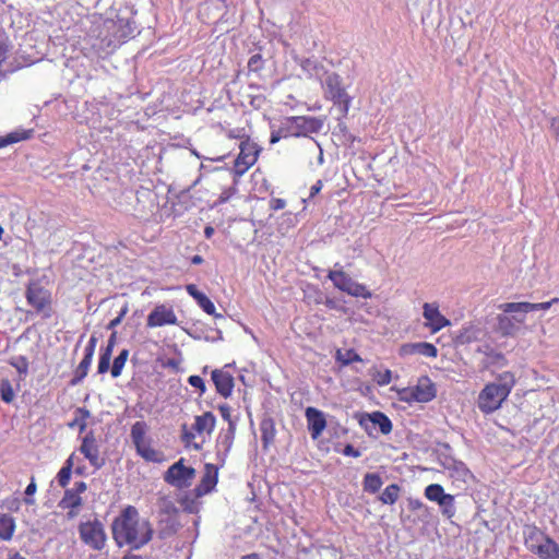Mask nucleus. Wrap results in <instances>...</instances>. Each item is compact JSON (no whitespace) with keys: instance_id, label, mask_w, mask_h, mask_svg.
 Instances as JSON below:
<instances>
[{"instance_id":"f257e3e1","label":"nucleus","mask_w":559,"mask_h":559,"mask_svg":"<svg viewBox=\"0 0 559 559\" xmlns=\"http://www.w3.org/2000/svg\"><path fill=\"white\" fill-rule=\"evenodd\" d=\"M111 535L119 548L129 546L131 550H139L153 539L154 528L134 506H127L112 520Z\"/></svg>"},{"instance_id":"f03ea898","label":"nucleus","mask_w":559,"mask_h":559,"mask_svg":"<svg viewBox=\"0 0 559 559\" xmlns=\"http://www.w3.org/2000/svg\"><path fill=\"white\" fill-rule=\"evenodd\" d=\"M515 384L516 379L513 372L503 371L499 373L493 382L487 383L479 392L477 397L479 411L485 415L498 411L507 401Z\"/></svg>"},{"instance_id":"7ed1b4c3","label":"nucleus","mask_w":559,"mask_h":559,"mask_svg":"<svg viewBox=\"0 0 559 559\" xmlns=\"http://www.w3.org/2000/svg\"><path fill=\"white\" fill-rule=\"evenodd\" d=\"M215 425L216 418L212 412H205L202 415L195 416L191 427L182 424L180 439L185 448L195 451L202 450L206 438L214 431Z\"/></svg>"},{"instance_id":"20e7f679","label":"nucleus","mask_w":559,"mask_h":559,"mask_svg":"<svg viewBox=\"0 0 559 559\" xmlns=\"http://www.w3.org/2000/svg\"><path fill=\"white\" fill-rule=\"evenodd\" d=\"M105 34L102 38V47L115 50L122 44L135 36L136 25L131 17L117 15L116 19H108L104 22Z\"/></svg>"},{"instance_id":"39448f33","label":"nucleus","mask_w":559,"mask_h":559,"mask_svg":"<svg viewBox=\"0 0 559 559\" xmlns=\"http://www.w3.org/2000/svg\"><path fill=\"white\" fill-rule=\"evenodd\" d=\"M524 546L538 559H559V544L536 525L524 531Z\"/></svg>"},{"instance_id":"423d86ee","label":"nucleus","mask_w":559,"mask_h":559,"mask_svg":"<svg viewBox=\"0 0 559 559\" xmlns=\"http://www.w3.org/2000/svg\"><path fill=\"white\" fill-rule=\"evenodd\" d=\"M148 426L138 420L131 426L130 438L136 454L145 462L160 464L166 460L165 453L154 447L153 439L147 435Z\"/></svg>"},{"instance_id":"0eeeda50","label":"nucleus","mask_w":559,"mask_h":559,"mask_svg":"<svg viewBox=\"0 0 559 559\" xmlns=\"http://www.w3.org/2000/svg\"><path fill=\"white\" fill-rule=\"evenodd\" d=\"M27 304L45 319L52 316V295L38 281H31L25 290Z\"/></svg>"},{"instance_id":"6e6552de","label":"nucleus","mask_w":559,"mask_h":559,"mask_svg":"<svg viewBox=\"0 0 559 559\" xmlns=\"http://www.w3.org/2000/svg\"><path fill=\"white\" fill-rule=\"evenodd\" d=\"M282 123L288 138L308 136L311 133H318L323 127L322 119L310 116L286 117Z\"/></svg>"},{"instance_id":"1a4fd4ad","label":"nucleus","mask_w":559,"mask_h":559,"mask_svg":"<svg viewBox=\"0 0 559 559\" xmlns=\"http://www.w3.org/2000/svg\"><path fill=\"white\" fill-rule=\"evenodd\" d=\"M262 148L250 136H243L239 144V154L234 162L231 170L234 176H243L257 163Z\"/></svg>"},{"instance_id":"9d476101","label":"nucleus","mask_w":559,"mask_h":559,"mask_svg":"<svg viewBox=\"0 0 559 559\" xmlns=\"http://www.w3.org/2000/svg\"><path fill=\"white\" fill-rule=\"evenodd\" d=\"M80 539L93 550H103L107 544V534L103 523L97 520L81 522L79 527Z\"/></svg>"},{"instance_id":"9b49d317","label":"nucleus","mask_w":559,"mask_h":559,"mask_svg":"<svg viewBox=\"0 0 559 559\" xmlns=\"http://www.w3.org/2000/svg\"><path fill=\"white\" fill-rule=\"evenodd\" d=\"M322 86L325 97L332 100L333 104L340 108L343 116H346L348 114L352 98L342 86L341 76L335 72L326 73Z\"/></svg>"},{"instance_id":"f8f14e48","label":"nucleus","mask_w":559,"mask_h":559,"mask_svg":"<svg viewBox=\"0 0 559 559\" xmlns=\"http://www.w3.org/2000/svg\"><path fill=\"white\" fill-rule=\"evenodd\" d=\"M400 400L406 403H428L437 395L436 384L428 376L420 377L414 386L404 388L399 393Z\"/></svg>"},{"instance_id":"ddd939ff","label":"nucleus","mask_w":559,"mask_h":559,"mask_svg":"<svg viewBox=\"0 0 559 559\" xmlns=\"http://www.w3.org/2000/svg\"><path fill=\"white\" fill-rule=\"evenodd\" d=\"M195 473L193 467L185 465V459L181 457L167 468L164 474V480L173 487L183 489L191 486Z\"/></svg>"},{"instance_id":"4468645a","label":"nucleus","mask_w":559,"mask_h":559,"mask_svg":"<svg viewBox=\"0 0 559 559\" xmlns=\"http://www.w3.org/2000/svg\"><path fill=\"white\" fill-rule=\"evenodd\" d=\"M86 489V483L82 480L76 481L73 488L66 489L63 497L59 501V507L63 510H69V519H73L79 514V508L83 503L81 495L85 492Z\"/></svg>"},{"instance_id":"2eb2a0df","label":"nucleus","mask_w":559,"mask_h":559,"mask_svg":"<svg viewBox=\"0 0 559 559\" xmlns=\"http://www.w3.org/2000/svg\"><path fill=\"white\" fill-rule=\"evenodd\" d=\"M178 319L170 306L164 304L157 305L147 316L146 326L158 328L164 325H175Z\"/></svg>"},{"instance_id":"dca6fc26","label":"nucleus","mask_w":559,"mask_h":559,"mask_svg":"<svg viewBox=\"0 0 559 559\" xmlns=\"http://www.w3.org/2000/svg\"><path fill=\"white\" fill-rule=\"evenodd\" d=\"M423 310V316L426 320L425 326L431 333H437L451 324L450 320L439 311V306L436 302H425Z\"/></svg>"},{"instance_id":"f3484780","label":"nucleus","mask_w":559,"mask_h":559,"mask_svg":"<svg viewBox=\"0 0 559 559\" xmlns=\"http://www.w3.org/2000/svg\"><path fill=\"white\" fill-rule=\"evenodd\" d=\"M308 431L313 440L318 439L326 428V419L322 411L309 406L305 411Z\"/></svg>"},{"instance_id":"a211bd4d","label":"nucleus","mask_w":559,"mask_h":559,"mask_svg":"<svg viewBox=\"0 0 559 559\" xmlns=\"http://www.w3.org/2000/svg\"><path fill=\"white\" fill-rule=\"evenodd\" d=\"M80 452L88 460L90 464L95 468L104 465V460L99 457V450L93 432H88L82 439Z\"/></svg>"},{"instance_id":"6ab92c4d","label":"nucleus","mask_w":559,"mask_h":559,"mask_svg":"<svg viewBox=\"0 0 559 559\" xmlns=\"http://www.w3.org/2000/svg\"><path fill=\"white\" fill-rule=\"evenodd\" d=\"M218 471L217 467L211 463L205 464L204 474L200 483L194 488V495L197 498L203 497L210 493L217 485Z\"/></svg>"},{"instance_id":"aec40b11","label":"nucleus","mask_w":559,"mask_h":559,"mask_svg":"<svg viewBox=\"0 0 559 559\" xmlns=\"http://www.w3.org/2000/svg\"><path fill=\"white\" fill-rule=\"evenodd\" d=\"M212 380L219 395L223 397L231 395L234 390V378L229 372L216 369L212 372Z\"/></svg>"},{"instance_id":"412c9836","label":"nucleus","mask_w":559,"mask_h":559,"mask_svg":"<svg viewBox=\"0 0 559 559\" xmlns=\"http://www.w3.org/2000/svg\"><path fill=\"white\" fill-rule=\"evenodd\" d=\"M401 355L420 354L426 357L436 358L438 356L437 347L428 342L408 343L401 346Z\"/></svg>"},{"instance_id":"4be33fe9","label":"nucleus","mask_w":559,"mask_h":559,"mask_svg":"<svg viewBox=\"0 0 559 559\" xmlns=\"http://www.w3.org/2000/svg\"><path fill=\"white\" fill-rule=\"evenodd\" d=\"M187 293L197 301L199 307L207 314L214 317H221V314L216 313L215 305L212 300L202 292H200L194 284H188L186 286Z\"/></svg>"},{"instance_id":"5701e85b","label":"nucleus","mask_w":559,"mask_h":559,"mask_svg":"<svg viewBox=\"0 0 559 559\" xmlns=\"http://www.w3.org/2000/svg\"><path fill=\"white\" fill-rule=\"evenodd\" d=\"M366 419L372 423L373 425H378L381 433L383 435H389L392 431V421L382 412H373L371 414H365L361 416V418L359 419V424L360 426L367 429V427L365 426Z\"/></svg>"},{"instance_id":"b1692460","label":"nucleus","mask_w":559,"mask_h":559,"mask_svg":"<svg viewBox=\"0 0 559 559\" xmlns=\"http://www.w3.org/2000/svg\"><path fill=\"white\" fill-rule=\"evenodd\" d=\"M117 332H112L110 337L108 338L106 347L100 349L99 360H98V373L103 374L109 370L110 359L112 355L114 347L116 345Z\"/></svg>"},{"instance_id":"393cba45","label":"nucleus","mask_w":559,"mask_h":559,"mask_svg":"<svg viewBox=\"0 0 559 559\" xmlns=\"http://www.w3.org/2000/svg\"><path fill=\"white\" fill-rule=\"evenodd\" d=\"M261 441L263 449H269L275 441L276 428L274 419L271 417L263 418L260 423Z\"/></svg>"},{"instance_id":"a878e982","label":"nucleus","mask_w":559,"mask_h":559,"mask_svg":"<svg viewBox=\"0 0 559 559\" xmlns=\"http://www.w3.org/2000/svg\"><path fill=\"white\" fill-rule=\"evenodd\" d=\"M342 292L353 297H360L364 299L371 298L372 296L371 292L367 288L366 285L355 282L353 278L349 280Z\"/></svg>"},{"instance_id":"bb28decb","label":"nucleus","mask_w":559,"mask_h":559,"mask_svg":"<svg viewBox=\"0 0 559 559\" xmlns=\"http://www.w3.org/2000/svg\"><path fill=\"white\" fill-rule=\"evenodd\" d=\"M15 521L11 515L0 514V539L11 540L15 532Z\"/></svg>"},{"instance_id":"cd10ccee","label":"nucleus","mask_w":559,"mask_h":559,"mask_svg":"<svg viewBox=\"0 0 559 559\" xmlns=\"http://www.w3.org/2000/svg\"><path fill=\"white\" fill-rule=\"evenodd\" d=\"M73 454H71L67 461L64 462V465L60 468V471L57 474V480L60 487L66 488L71 479V473L74 465L73 462Z\"/></svg>"},{"instance_id":"c85d7f7f","label":"nucleus","mask_w":559,"mask_h":559,"mask_svg":"<svg viewBox=\"0 0 559 559\" xmlns=\"http://www.w3.org/2000/svg\"><path fill=\"white\" fill-rule=\"evenodd\" d=\"M401 493V487L397 484H391L384 488L379 499L383 504H394Z\"/></svg>"},{"instance_id":"c756f323","label":"nucleus","mask_w":559,"mask_h":559,"mask_svg":"<svg viewBox=\"0 0 559 559\" xmlns=\"http://www.w3.org/2000/svg\"><path fill=\"white\" fill-rule=\"evenodd\" d=\"M382 479L379 474L377 473H367L364 476L362 485L364 490L369 493H376L380 490L382 486Z\"/></svg>"},{"instance_id":"7c9ffc66","label":"nucleus","mask_w":559,"mask_h":559,"mask_svg":"<svg viewBox=\"0 0 559 559\" xmlns=\"http://www.w3.org/2000/svg\"><path fill=\"white\" fill-rule=\"evenodd\" d=\"M497 326H498V331L503 335V336H509V335H513L516 331V325L515 323L513 322V320L508 317L506 313L503 314H499L497 317Z\"/></svg>"},{"instance_id":"2f4dec72","label":"nucleus","mask_w":559,"mask_h":559,"mask_svg":"<svg viewBox=\"0 0 559 559\" xmlns=\"http://www.w3.org/2000/svg\"><path fill=\"white\" fill-rule=\"evenodd\" d=\"M501 311L507 313H523L526 314L530 312V302L521 301V302H506L501 304L498 307Z\"/></svg>"},{"instance_id":"473e14b6","label":"nucleus","mask_w":559,"mask_h":559,"mask_svg":"<svg viewBox=\"0 0 559 559\" xmlns=\"http://www.w3.org/2000/svg\"><path fill=\"white\" fill-rule=\"evenodd\" d=\"M129 350L122 349L119 355L114 359L112 366L109 367L112 378H118L128 360Z\"/></svg>"},{"instance_id":"72a5a7b5","label":"nucleus","mask_w":559,"mask_h":559,"mask_svg":"<svg viewBox=\"0 0 559 559\" xmlns=\"http://www.w3.org/2000/svg\"><path fill=\"white\" fill-rule=\"evenodd\" d=\"M447 495L448 493L444 492L443 487L439 484H431L425 489V497L430 501L437 502L438 504L439 501H442Z\"/></svg>"},{"instance_id":"f704fd0d","label":"nucleus","mask_w":559,"mask_h":559,"mask_svg":"<svg viewBox=\"0 0 559 559\" xmlns=\"http://www.w3.org/2000/svg\"><path fill=\"white\" fill-rule=\"evenodd\" d=\"M328 277L332 281L333 285L342 290L352 278L347 273L342 270H332L329 272Z\"/></svg>"},{"instance_id":"c9c22d12","label":"nucleus","mask_w":559,"mask_h":559,"mask_svg":"<svg viewBox=\"0 0 559 559\" xmlns=\"http://www.w3.org/2000/svg\"><path fill=\"white\" fill-rule=\"evenodd\" d=\"M336 360L341 362L343 366H347L352 362H360L362 361L361 357L356 353L355 349H347L345 352L337 350Z\"/></svg>"},{"instance_id":"e433bc0d","label":"nucleus","mask_w":559,"mask_h":559,"mask_svg":"<svg viewBox=\"0 0 559 559\" xmlns=\"http://www.w3.org/2000/svg\"><path fill=\"white\" fill-rule=\"evenodd\" d=\"M0 397L7 404H11L15 399V392L9 379L0 381Z\"/></svg>"},{"instance_id":"4c0bfd02","label":"nucleus","mask_w":559,"mask_h":559,"mask_svg":"<svg viewBox=\"0 0 559 559\" xmlns=\"http://www.w3.org/2000/svg\"><path fill=\"white\" fill-rule=\"evenodd\" d=\"M92 360L93 359H91L88 357H83V359L81 360V362L79 364V366L75 369L74 378L71 381L72 384L79 383L87 376Z\"/></svg>"},{"instance_id":"58836bf2","label":"nucleus","mask_w":559,"mask_h":559,"mask_svg":"<svg viewBox=\"0 0 559 559\" xmlns=\"http://www.w3.org/2000/svg\"><path fill=\"white\" fill-rule=\"evenodd\" d=\"M9 364L16 369L20 374H27L29 362L26 356L11 357Z\"/></svg>"},{"instance_id":"ea45409f","label":"nucleus","mask_w":559,"mask_h":559,"mask_svg":"<svg viewBox=\"0 0 559 559\" xmlns=\"http://www.w3.org/2000/svg\"><path fill=\"white\" fill-rule=\"evenodd\" d=\"M439 506L442 508V514L448 519L455 515L454 496L448 493L442 501H439Z\"/></svg>"},{"instance_id":"a19ab883","label":"nucleus","mask_w":559,"mask_h":559,"mask_svg":"<svg viewBox=\"0 0 559 559\" xmlns=\"http://www.w3.org/2000/svg\"><path fill=\"white\" fill-rule=\"evenodd\" d=\"M90 417V412L84 407H79L75 411V418L69 424L71 428L79 426L80 430L83 431L86 428V420Z\"/></svg>"},{"instance_id":"79ce46f5","label":"nucleus","mask_w":559,"mask_h":559,"mask_svg":"<svg viewBox=\"0 0 559 559\" xmlns=\"http://www.w3.org/2000/svg\"><path fill=\"white\" fill-rule=\"evenodd\" d=\"M265 61L260 53L252 55L248 60V72L260 73L264 69Z\"/></svg>"},{"instance_id":"37998d69","label":"nucleus","mask_w":559,"mask_h":559,"mask_svg":"<svg viewBox=\"0 0 559 559\" xmlns=\"http://www.w3.org/2000/svg\"><path fill=\"white\" fill-rule=\"evenodd\" d=\"M29 133H31V131L9 133L4 138L0 139V147L8 145V144H12V143H16V142L26 140L29 138Z\"/></svg>"},{"instance_id":"c03bdc74","label":"nucleus","mask_w":559,"mask_h":559,"mask_svg":"<svg viewBox=\"0 0 559 559\" xmlns=\"http://www.w3.org/2000/svg\"><path fill=\"white\" fill-rule=\"evenodd\" d=\"M373 380L379 385H388L392 381V372L389 369H385L383 371H377L373 374Z\"/></svg>"},{"instance_id":"a18cd8bd","label":"nucleus","mask_w":559,"mask_h":559,"mask_svg":"<svg viewBox=\"0 0 559 559\" xmlns=\"http://www.w3.org/2000/svg\"><path fill=\"white\" fill-rule=\"evenodd\" d=\"M235 432H236V425L233 420H229V427L227 429V432L224 437V440H223V443L226 448V450L228 451L231 445H233V442H234V439H235Z\"/></svg>"},{"instance_id":"49530a36","label":"nucleus","mask_w":559,"mask_h":559,"mask_svg":"<svg viewBox=\"0 0 559 559\" xmlns=\"http://www.w3.org/2000/svg\"><path fill=\"white\" fill-rule=\"evenodd\" d=\"M558 302H559L558 297H555L551 300L544 301V302H537V304L530 302V312L536 311V310H548L552 305L558 304Z\"/></svg>"},{"instance_id":"de8ad7c7","label":"nucleus","mask_w":559,"mask_h":559,"mask_svg":"<svg viewBox=\"0 0 559 559\" xmlns=\"http://www.w3.org/2000/svg\"><path fill=\"white\" fill-rule=\"evenodd\" d=\"M177 528H178V523H176L175 521H167L166 522V526L162 527L159 530V536L162 538H165V537H168L170 535H174V534H176Z\"/></svg>"},{"instance_id":"09e8293b","label":"nucleus","mask_w":559,"mask_h":559,"mask_svg":"<svg viewBox=\"0 0 559 559\" xmlns=\"http://www.w3.org/2000/svg\"><path fill=\"white\" fill-rule=\"evenodd\" d=\"M285 133H286L285 128H284L283 123H281V126L278 127V129L273 130V131L271 132L270 143H271V144H275V143H277L281 139H287L288 136H287Z\"/></svg>"},{"instance_id":"8fccbe9b","label":"nucleus","mask_w":559,"mask_h":559,"mask_svg":"<svg viewBox=\"0 0 559 559\" xmlns=\"http://www.w3.org/2000/svg\"><path fill=\"white\" fill-rule=\"evenodd\" d=\"M2 507L12 512H17L21 507V502L17 498H8L2 501Z\"/></svg>"},{"instance_id":"3c124183","label":"nucleus","mask_w":559,"mask_h":559,"mask_svg":"<svg viewBox=\"0 0 559 559\" xmlns=\"http://www.w3.org/2000/svg\"><path fill=\"white\" fill-rule=\"evenodd\" d=\"M188 382L191 386L199 389L201 393L205 392V383L200 376H190Z\"/></svg>"},{"instance_id":"603ef678","label":"nucleus","mask_w":559,"mask_h":559,"mask_svg":"<svg viewBox=\"0 0 559 559\" xmlns=\"http://www.w3.org/2000/svg\"><path fill=\"white\" fill-rule=\"evenodd\" d=\"M127 312H128V307L124 306L121 309V311L119 312V314L115 319L110 320V322L107 324V329L114 330L117 325H119L121 323L122 319L124 318V316L127 314Z\"/></svg>"},{"instance_id":"864d4df0","label":"nucleus","mask_w":559,"mask_h":559,"mask_svg":"<svg viewBox=\"0 0 559 559\" xmlns=\"http://www.w3.org/2000/svg\"><path fill=\"white\" fill-rule=\"evenodd\" d=\"M36 489H37V486H36L35 479H34V477H32L31 483L27 485V487L25 489V495L27 497H31L36 492ZM25 503L33 504L34 500L29 499V498H25Z\"/></svg>"},{"instance_id":"5fc2aeb1","label":"nucleus","mask_w":559,"mask_h":559,"mask_svg":"<svg viewBox=\"0 0 559 559\" xmlns=\"http://www.w3.org/2000/svg\"><path fill=\"white\" fill-rule=\"evenodd\" d=\"M269 206L272 211H280L286 206V201L281 198H272L270 200Z\"/></svg>"},{"instance_id":"6e6d98bb","label":"nucleus","mask_w":559,"mask_h":559,"mask_svg":"<svg viewBox=\"0 0 559 559\" xmlns=\"http://www.w3.org/2000/svg\"><path fill=\"white\" fill-rule=\"evenodd\" d=\"M345 456L359 457L361 452L352 444H346L342 452Z\"/></svg>"},{"instance_id":"4d7b16f0","label":"nucleus","mask_w":559,"mask_h":559,"mask_svg":"<svg viewBox=\"0 0 559 559\" xmlns=\"http://www.w3.org/2000/svg\"><path fill=\"white\" fill-rule=\"evenodd\" d=\"M424 508V503L421 500L419 499H413V498H409L408 499V509L411 511H418L420 509Z\"/></svg>"},{"instance_id":"13d9d810","label":"nucleus","mask_w":559,"mask_h":559,"mask_svg":"<svg viewBox=\"0 0 559 559\" xmlns=\"http://www.w3.org/2000/svg\"><path fill=\"white\" fill-rule=\"evenodd\" d=\"M550 127L554 133V136L557 141H559V116L554 117L550 121Z\"/></svg>"},{"instance_id":"bf43d9fd","label":"nucleus","mask_w":559,"mask_h":559,"mask_svg":"<svg viewBox=\"0 0 559 559\" xmlns=\"http://www.w3.org/2000/svg\"><path fill=\"white\" fill-rule=\"evenodd\" d=\"M322 188H323V181L320 179L317 180V182L313 186H311V188H310L309 198L310 199L314 198L321 191Z\"/></svg>"},{"instance_id":"052dcab7","label":"nucleus","mask_w":559,"mask_h":559,"mask_svg":"<svg viewBox=\"0 0 559 559\" xmlns=\"http://www.w3.org/2000/svg\"><path fill=\"white\" fill-rule=\"evenodd\" d=\"M180 361L175 358L167 359L166 362L163 364L164 367L173 368L177 370L179 368Z\"/></svg>"},{"instance_id":"680f3d73","label":"nucleus","mask_w":559,"mask_h":559,"mask_svg":"<svg viewBox=\"0 0 559 559\" xmlns=\"http://www.w3.org/2000/svg\"><path fill=\"white\" fill-rule=\"evenodd\" d=\"M219 411L222 413V417L229 423V420H231V416H230V413H229V407L222 406L219 408Z\"/></svg>"},{"instance_id":"e2e57ef3","label":"nucleus","mask_w":559,"mask_h":559,"mask_svg":"<svg viewBox=\"0 0 559 559\" xmlns=\"http://www.w3.org/2000/svg\"><path fill=\"white\" fill-rule=\"evenodd\" d=\"M94 353H95V347L86 345L85 350H84V357H88V358L93 359Z\"/></svg>"},{"instance_id":"0e129e2a","label":"nucleus","mask_w":559,"mask_h":559,"mask_svg":"<svg viewBox=\"0 0 559 559\" xmlns=\"http://www.w3.org/2000/svg\"><path fill=\"white\" fill-rule=\"evenodd\" d=\"M121 559H143V557L131 551H128Z\"/></svg>"},{"instance_id":"69168bd1","label":"nucleus","mask_w":559,"mask_h":559,"mask_svg":"<svg viewBox=\"0 0 559 559\" xmlns=\"http://www.w3.org/2000/svg\"><path fill=\"white\" fill-rule=\"evenodd\" d=\"M203 258L200 255V254H195L191 258V263L192 264H202L203 263Z\"/></svg>"},{"instance_id":"338daca9","label":"nucleus","mask_w":559,"mask_h":559,"mask_svg":"<svg viewBox=\"0 0 559 559\" xmlns=\"http://www.w3.org/2000/svg\"><path fill=\"white\" fill-rule=\"evenodd\" d=\"M214 234V228L212 226H206L204 228V235L207 239H210Z\"/></svg>"},{"instance_id":"774afa93","label":"nucleus","mask_w":559,"mask_h":559,"mask_svg":"<svg viewBox=\"0 0 559 559\" xmlns=\"http://www.w3.org/2000/svg\"><path fill=\"white\" fill-rule=\"evenodd\" d=\"M7 559H26V558L23 557L22 555H20L19 552H14L12 555H9V557Z\"/></svg>"}]
</instances>
